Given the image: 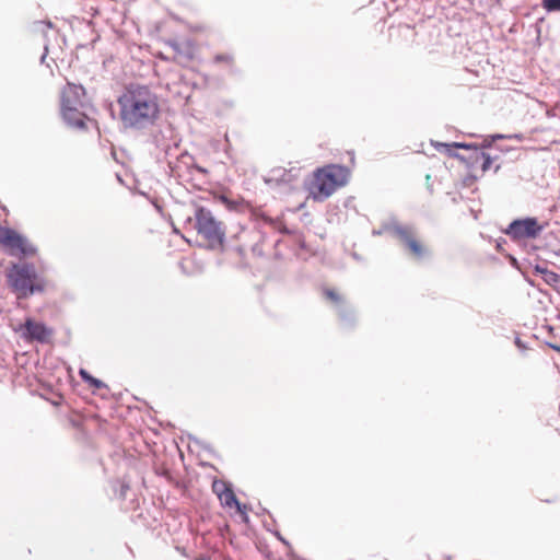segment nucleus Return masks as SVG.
Returning a JSON list of instances; mask_svg holds the SVG:
<instances>
[{
  "label": "nucleus",
  "mask_w": 560,
  "mask_h": 560,
  "mask_svg": "<svg viewBox=\"0 0 560 560\" xmlns=\"http://www.w3.org/2000/svg\"><path fill=\"white\" fill-rule=\"evenodd\" d=\"M119 117L126 127L145 128L160 116V100L148 85L131 83L118 96Z\"/></svg>",
  "instance_id": "nucleus-1"
},
{
  "label": "nucleus",
  "mask_w": 560,
  "mask_h": 560,
  "mask_svg": "<svg viewBox=\"0 0 560 560\" xmlns=\"http://www.w3.org/2000/svg\"><path fill=\"white\" fill-rule=\"evenodd\" d=\"M350 175V170L339 164H327L316 168L306 185L307 198L315 202L327 200L348 184Z\"/></svg>",
  "instance_id": "nucleus-2"
},
{
  "label": "nucleus",
  "mask_w": 560,
  "mask_h": 560,
  "mask_svg": "<svg viewBox=\"0 0 560 560\" xmlns=\"http://www.w3.org/2000/svg\"><path fill=\"white\" fill-rule=\"evenodd\" d=\"M85 95V89L81 84L71 82H67L59 92L60 114L72 128H86L89 118L83 112Z\"/></svg>",
  "instance_id": "nucleus-3"
},
{
  "label": "nucleus",
  "mask_w": 560,
  "mask_h": 560,
  "mask_svg": "<svg viewBox=\"0 0 560 560\" xmlns=\"http://www.w3.org/2000/svg\"><path fill=\"white\" fill-rule=\"evenodd\" d=\"M195 229L203 242V246L212 250H223L225 243V226L205 207L195 211Z\"/></svg>",
  "instance_id": "nucleus-4"
},
{
  "label": "nucleus",
  "mask_w": 560,
  "mask_h": 560,
  "mask_svg": "<svg viewBox=\"0 0 560 560\" xmlns=\"http://www.w3.org/2000/svg\"><path fill=\"white\" fill-rule=\"evenodd\" d=\"M8 282L19 298L31 295L34 291L33 267L15 264L8 271Z\"/></svg>",
  "instance_id": "nucleus-5"
},
{
  "label": "nucleus",
  "mask_w": 560,
  "mask_h": 560,
  "mask_svg": "<svg viewBox=\"0 0 560 560\" xmlns=\"http://www.w3.org/2000/svg\"><path fill=\"white\" fill-rule=\"evenodd\" d=\"M0 247L9 255L15 257H26L32 255L34 249L31 243L13 229L0 225Z\"/></svg>",
  "instance_id": "nucleus-6"
},
{
  "label": "nucleus",
  "mask_w": 560,
  "mask_h": 560,
  "mask_svg": "<svg viewBox=\"0 0 560 560\" xmlns=\"http://www.w3.org/2000/svg\"><path fill=\"white\" fill-rule=\"evenodd\" d=\"M16 372L14 374L13 383L15 386H25L28 388L31 396L35 395L33 384L35 382V361H31L27 352L15 355Z\"/></svg>",
  "instance_id": "nucleus-7"
},
{
  "label": "nucleus",
  "mask_w": 560,
  "mask_h": 560,
  "mask_svg": "<svg viewBox=\"0 0 560 560\" xmlns=\"http://www.w3.org/2000/svg\"><path fill=\"white\" fill-rule=\"evenodd\" d=\"M544 230L535 218H525L513 221L505 233L514 240L535 238Z\"/></svg>",
  "instance_id": "nucleus-8"
},
{
  "label": "nucleus",
  "mask_w": 560,
  "mask_h": 560,
  "mask_svg": "<svg viewBox=\"0 0 560 560\" xmlns=\"http://www.w3.org/2000/svg\"><path fill=\"white\" fill-rule=\"evenodd\" d=\"M399 242L409 250L416 259H422L428 254V248L417 234L407 228H400L396 231Z\"/></svg>",
  "instance_id": "nucleus-9"
},
{
  "label": "nucleus",
  "mask_w": 560,
  "mask_h": 560,
  "mask_svg": "<svg viewBox=\"0 0 560 560\" xmlns=\"http://www.w3.org/2000/svg\"><path fill=\"white\" fill-rule=\"evenodd\" d=\"M212 491L217 494L223 508L234 509L241 503L231 481L215 479L212 482Z\"/></svg>",
  "instance_id": "nucleus-10"
},
{
  "label": "nucleus",
  "mask_w": 560,
  "mask_h": 560,
  "mask_svg": "<svg viewBox=\"0 0 560 560\" xmlns=\"http://www.w3.org/2000/svg\"><path fill=\"white\" fill-rule=\"evenodd\" d=\"M300 175V168L291 167L287 170L284 167H273L266 178L269 184H292L298 180Z\"/></svg>",
  "instance_id": "nucleus-11"
},
{
  "label": "nucleus",
  "mask_w": 560,
  "mask_h": 560,
  "mask_svg": "<svg viewBox=\"0 0 560 560\" xmlns=\"http://www.w3.org/2000/svg\"><path fill=\"white\" fill-rule=\"evenodd\" d=\"M174 50V60L180 65H186L195 57V48L190 42L170 44Z\"/></svg>",
  "instance_id": "nucleus-12"
},
{
  "label": "nucleus",
  "mask_w": 560,
  "mask_h": 560,
  "mask_svg": "<svg viewBox=\"0 0 560 560\" xmlns=\"http://www.w3.org/2000/svg\"><path fill=\"white\" fill-rule=\"evenodd\" d=\"M262 527L268 533L272 534L283 546L287 547V549H288L287 557L289 558V560H306L303 557L299 556L294 551L291 542L280 533V530H278L277 528L271 527V525L268 522H264L262 523Z\"/></svg>",
  "instance_id": "nucleus-13"
},
{
  "label": "nucleus",
  "mask_w": 560,
  "mask_h": 560,
  "mask_svg": "<svg viewBox=\"0 0 560 560\" xmlns=\"http://www.w3.org/2000/svg\"><path fill=\"white\" fill-rule=\"evenodd\" d=\"M79 375L81 380L93 389H108V385L101 378L92 375L86 369L80 368Z\"/></svg>",
  "instance_id": "nucleus-14"
},
{
  "label": "nucleus",
  "mask_w": 560,
  "mask_h": 560,
  "mask_svg": "<svg viewBox=\"0 0 560 560\" xmlns=\"http://www.w3.org/2000/svg\"><path fill=\"white\" fill-rule=\"evenodd\" d=\"M54 329L46 325L43 320H37V345L51 343Z\"/></svg>",
  "instance_id": "nucleus-15"
},
{
  "label": "nucleus",
  "mask_w": 560,
  "mask_h": 560,
  "mask_svg": "<svg viewBox=\"0 0 560 560\" xmlns=\"http://www.w3.org/2000/svg\"><path fill=\"white\" fill-rule=\"evenodd\" d=\"M513 337V343L517 348L520 354L524 358L529 355V351L533 350L529 342L525 341L521 337V332L516 330H511Z\"/></svg>",
  "instance_id": "nucleus-16"
},
{
  "label": "nucleus",
  "mask_w": 560,
  "mask_h": 560,
  "mask_svg": "<svg viewBox=\"0 0 560 560\" xmlns=\"http://www.w3.org/2000/svg\"><path fill=\"white\" fill-rule=\"evenodd\" d=\"M187 438L190 442L195 443L202 451L207 452L212 458H219V454L210 443L197 438L191 433H187Z\"/></svg>",
  "instance_id": "nucleus-17"
},
{
  "label": "nucleus",
  "mask_w": 560,
  "mask_h": 560,
  "mask_svg": "<svg viewBox=\"0 0 560 560\" xmlns=\"http://www.w3.org/2000/svg\"><path fill=\"white\" fill-rule=\"evenodd\" d=\"M21 337L27 341H35V317H26L25 325L21 327Z\"/></svg>",
  "instance_id": "nucleus-18"
},
{
  "label": "nucleus",
  "mask_w": 560,
  "mask_h": 560,
  "mask_svg": "<svg viewBox=\"0 0 560 560\" xmlns=\"http://www.w3.org/2000/svg\"><path fill=\"white\" fill-rule=\"evenodd\" d=\"M536 271L541 275L544 281L550 285L558 284L560 282V276L547 268L537 266Z\"/></svg>",
  "instance_id": "nucleus-19"
},
{
  "label": "nucleus",
  "mask_w": 560,
  "mask_h": 560,
  "mask_svg": "<svg viewBox=\"0 0 560 560\" xmlns=\"http://www.w3.org/2000/svg\"><path fill=\"white\" fill-rule=\"evenodd\" d=\"M323 294L327 301H329L331 304L340 305L345 302L343 295L334 288H325L323 290Z\"/></svg>",
  "instance_id": "nucleus-20"
},
{
  "label": "nucleus",
  "mask_w": 560,
  "mask_h": 560,
  "mask_svg": "<svg viewBox=\"0 0 560 560\" xmlns=\"http://www.w3.org/2000/svg\"><path fill=\"white\" fill-rule=\"evenodd\" d=\"M235 514L238 515L241 523L248 524L249 523V515L248 512L252 510V506L240 503L237 506L234 508Z\"/></svg>",
  "instance_id": "nucleus-21"
},
{
  "label": "nucleus",
  "mask_w": 560,
  "mask_h": 560,
  "mask_svg": "<svg viewBox=\"0 0 560 560\" xmlns=\"http://www.w3.org/2000/svg\"><path fill=\"white\" fill-rule=\"evenodd\" d=\"M358 324V317H339L338 327L345 331H351Z\"/></svg>",
  "instance_id": "nucleus-22"
},
{
  "label": "nucleus",
  "mask_w": 560,
  "mask_h": 560,
  "mask_svg": "<svg viewBox=\"0 0 560 560\" xmlns=\"http://www.w3.org/2000/svg\"><path fill=\"white\" fill-rule=\"evenodd\" d=\"M475 161L481 164V170L483 173L489 171L492 165V159L485 152L476 151Z\"/></svg>",
  "instance_id": "nucleus-23"
},
{
  "label": "nucleus",
  "mask_w": 560,
  "mask_h": 560,
  "mask_svg": "<svg viewBox=\"0 0 560 560\" xmlns=\"http://www.w3.org/2000/svg\"><path fill=\"white\" fill-rule=\"evenodd\" d=\"M39 384H40V382H39V378L37 377V389H39ZM37 396L48 400L55 407L60 406L65 400L63 396L59 393H52V397L48 398L44 394L39 393V390H37Z\"/></svg>",
  "instance_id": "nucleus-24"
},
{
  "label": "nucleus",
  "mask_w": 560,
  "mask_h": 560,
  "mask_svg": "<svg viewBox=\"0 0 560 560\" xmlns=\"http://www.w3.org/2000/svg\"><path fill=\"white\" fill-rule=\"evenodd\" d=\"M69 424L77 429L79 431V434L81 438H86L88 436V432L86 430L84 429L83 424H84V421L82 418L80 417H70L69 418Z\"/></svg>",
  "instance_id": "nucleus-25"
},
{
  "label": "nucleus",
  "mask_w": 560,
  "mask_h": 560,
  "mask_svg": "<svg viewBox=\"0 0 560 560\" xmlns=\"http://www.w3.org/2000/svg\"><path fill=\"white\" fill-rule=\"evenodd\" d=\"M213 61L226 67H232L234 65V57L229 52H221L213 57Z\"/></svg>",
  "instance_id": "nucleus-26"
},
{
  "label": "nucleus",
  "mask_w": 560,
  "mask_h": 560,
  "mask_svg": "<svg viewBox=\"0 0 560 560\" xmlns=\"http://www.w3.org/2000/svg\"><path fill=\"white\" fill-rule=\"evenodd\" d=\"M542 5L547 11H560V0H542Z\"/></svg>",
  "instance_id": "nucleus-27"
},
{
  "label": "nucleus",
  "mask_w": 560,
  "mask_h": 560,
  "mask_svg": "<svg viewBox=\"0 0 560 560\" xmlns=\"http://www.w3.org/2000/svg\"><path fill=\"white\" fill-rule=\"evenodd\" d=\"M220 199L222 200V202L224 205H226L228 208H230V209L236 208V202L229 200L225 196H221Z\"/></svg>",
  "instance_id": "nucleus-28"
},
{
  "label": "nucleus",
  "mask_w": 560,
  "mask_h": 560,
  "mask_svg": "<svg viewBox=\"0 0 560 560\" xmlns=\"http://www.w3.org/2000/svg\"><path fill=\"white\" fill-rule=\"evenodd\" d=\"M129 488H130V487H129V485H128V483H126V482L121 483V486H120V490H119V497H120V498H122V499H125L126 493H127V491L129 490Z\"/></svg>",
  "instance_id": "nucleus-29"
},
{
  "label": "nucleus",
  "mask_w": 560,
  "mask_h": 560,
  "mask_svg": "<svg viewBox=\"0 0 560 560\" xmlns=\"http://www.w3.org/2000/svg\"><path fill=\"white\" fill-rule=\"evenodd\" d=\"M546 346L551 348L552 350H555L556 352H558L560 354V341L559 342L546 341Z\"/></svg>",
  "instance_id": "nucleus-30"
},
{
  "label": "nucleus",
  "mask_w": 560,
  "mask_h": 560,
  "mask_svg": "<svg viewBox=\"0 0 560 560\" xmlns=\"http://www.w3.org/2000/svg\"><path fill=\"white\" fill-rule=\"evenodd\" d=\"M442 145L445 147V148H450V147L463 148V149H469L470 148V145H468V144L458 143V142H454L452 144H442Z\"/></svg>",
  "instance_id": "nucleus-31"
},
{
  "label": "nucleus",
  "mask_w": 560,
  "mask_h": 560,
  "mask_svg": "<svg viewBox=\"0 0 560 560\" xmlns=\"http://www.w3.org/2000/svg\"><path fill=\"white\" fill-rule=\"evenodd\" d=\"M259 509H260L261 514H268L271 517L272 523L276 524V518L273 517V515L270 513V511L268 509L261 506L260 504H259Z\"/></svg>",
  "instance_id": "nucleus-32"
},
{
  "label": "nucleus",
  "mask_w": 560,
  "mask_h": 560,
  "mask_svg": "<svg viewBox=\"0 0 560 560\" xmlns=\"http://www.w3.org/2000/svg\"><path fill=\"white\" fill-rule=\"evenodd\" d=\"M559 500V495L558 494H555L553 497L551 498H548V499H540V501L545 502V503H556L557 501Z\"/></svg>",
  "instance_id": "nucleus-33"
},
{
  "label": "nucleus",
  "mask_w": 560,
  "mask_h": 560,
  "mask_svg": "<svg viewBox=\"0 0 560 560\" xmlns=\"http://www.w3.org/2000/svg\"><path fill=\"white\" fill-rule=\"evenodd\" d=\"M36 290L37 291H43L44 290V285H42L38 281H37Z\"/></svg>",
  "instance_id": "nucleus-34"
},
{
  "label": "nucleus",
  "mask_w": 560,
  "mask_h": 560,
  "mask_svg": "<svg viewBox=\"0 0 560 560\" xmlns=\"http://www.w3.org/2000/svg\"><path fill=\"white\" fill-rule=\"evenodd\" d=\"M557 320H560V316L559 317H555Z\"/></svg>",
  "instance_id": "nucleus-35"
}]
</instances>
